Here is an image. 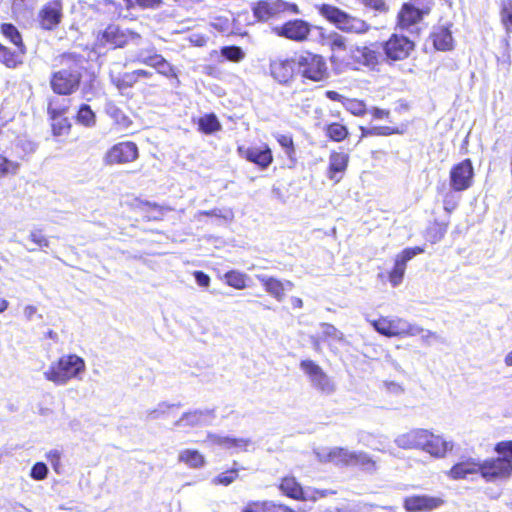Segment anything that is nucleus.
Wrapping results in <instances>:
<instances>
[{"mask_svg": "<svg viewBox=\"0 0 512 512\" xmlns=\"http://www.w3.org/2000/svg\"><path fill=\"white\" fill-rule=\"evenodd\" d=\"M85 370L86 363L82 357L76 354H66L52 362L44 371L43 376L57 386H64L72 379L81 380Z\"/></svg>", "mask_w": 512, "mask_h": 512, "instance_id": "obj_1", "label": "nucleus"}, {"mask_svg": "<svg viewBox=\"0 0 512 512\" xmlns=\"http://www.w3.org/2000/svg\"><path fill=\"white\" fill-rule=\"evenodd\" d=\"M501 457L482 462L481 476L488 482L509 478L512 475V441H503L496 445Z\"/></svg>", "mask_w": 512, "mask_h": 512, "instance_id": "obj_2", "label": "nucleus"}, {"mask_svg": "<svg viewBox=\"0 0 512 512\" xmlns=\"http://www.w3.org/2000/svg\"><path fill=\"white\" fill-rule=\"evenodd\" d=\"M321 16L346 33L365 34L369 31L370 25L355 16H352L339 8L323 4L318 7Z\"/></svg>", "mask_w": 512, "mask_h": 512, "instance_id": "obj_3", "label": "nucleus"}, {"mask_svg": "<svg viewBox=\"0 0 512 512\" xmlns=\"http://www.w3.org/2000/svg\"><path fill=\"white\" fill-rule=\"evenodd\" d=\"M374 329L386 337H413L421 332L419 326L400 317H380L371 321Z\"/></svg>", "mask_w": 512, "mask_h": 512, "instance_id": "obj_4", "label": "nucleus"}, {"mask_svg": "<svg viewBox=\"0 0 512 512\" xmlns=\"http://www.w3.org/2000/svg\"><path fill=\"white\" fill-rule=\"evenodd\" d=\"M300 369L308 377L311 386L320 393L331 395L336 391L335 382L316 362L302 360Z\"/></svg>", "mask_w": 512, "mask_h": 512, "instance_id": "obj_5", "label": "nucleus"}, {"mask_svg": "<svg viewBox=\"0 0 512 512\" xmlns=\"http://www.w3.org/2000/svg\"><path fill=\"white\" fill-rule=\"evenodd\" d=\"M253 15L259 21H268L281 14H300L298 6L283 0H261L252 8Z\"/></svg>", "mask_w": 512, "mask_h": 512, "instance_id": "obj_6", "label": "nucleus"}, {"mask_svg": "<svg viewBox=\"0 0 512 512\" xmlns=\"http://www.w3.org/2000/svg\"><path fill=\"white\" fill-rule=\"evenodd\" d=\"M296 64L299 72L307 79L321 81L328 76L327 65L321 55L304 52L297 57Z\"/></svg>", "mask_w": 512, "mask_h": 512, "instance_id": "obj_7", "label": "nucleus"}, {"mask_svg": "<svg viewBox=\"0 0 512 512\" xmlns=\"http://www.w3.org/2000/svg\"><path fill=\"white\" fill-rule=\"evenodd\" d=\"M141 36L131 30L121 29L117 25H109L104 31L98 34L96 43L99 46L110 45L113 48L123 47L129 41L139 43Z\"/></svg>", "mask_w": 512, "mask_h": 512, "instance_id": "obj_8", "label": "nucleus"}, {"mask_svg": "<svg viewBox=\"0 0 512 512\" xmlns=\"http://www.w3.org/2000/svg\"><path fill=\"white\" fill-rule=\"evenodd\" d=\"M138 156L137 145L134 142L125 141L119 142L108 149L103 160L107 165L127 164L134 162Z\"/></svg>", "mask_w": 512, "mask_h": 512, "instance_id": "obj_9", "label": "nucleus"}, {"mask_svg": "<svg viewBox=\"0 0 512 512\" xmlns=\"http://www.w3.org/2000/svg\"><path fill=\"white\" fill-rule=\"evenodd\" d=\"M280 490L286 496L296 500L315 501L318 498L325 497L329 492L327 490L319 491L304 489L294 477H284L279 486Z\"/></svg>", "mask_w": 512, "mask_h": 512, "instance_id": "obj_10", "label": "nucleus"}, {"mask_svg": "<svg viewBox=\"0 0 512 512\" xmlns=\"http://www.w3.org/2000/svg\"><path fill=\"white\" fill-rule=\"evenodd\" d=\"M414 42L408 37L393 34L388 41L383 44V50L388 59L399 61L407 58L414 50Z\"/></svg>", "mask_w": 512, "mask_h": 512, "instance_id": "obj_11", "label": "nucleus"}, {"mask_svg": "<svg viewBox=\"0 0 512 512\" xmlns=\"http://www.w3.org/2000/svg\"><path fill=\"white\" fill-rule=\"evenodd\" d=\"M81 75L76 70L63 69L53 74L51 88L59 95H69L79 86Z\"/></svg>", "mask_w": 512, "mask_h": 512, "instance_id": "obj_12", "label": "nucleus"}, {"mask_svg": "<svg viewBox=\"0 0 512 512\" xmlns=\"http://www.w3.org/2000/svg\"><path fill=\"white\" fill-rule=\"evenodd\" d=\"M474 170L469 159L453 166L450 171V186L454 191H464L473 183Z\"/></svg>", "mask_w": 512, "mask_h": 512, "instance_id": "obj_13", "label": "nucleus"}, {"mask_svg": "<svg viewBox=\"0 0 512 512\" xmlns=\"http://www.w3.org/2000/svg\"><path fill=\"white\" fill-rule=\"evenodd\" d=\"M311 25L301 19L290 20L280 26H275L273 32L280 37L296 42H303L307 39Z\"/></svg>", "mask_w": 512, "mask_h": 512, "instance_id": "obj_14", "label": "nucleus"}, {"mask_svg": "<svg viewBox=\"0 0 512 512\" xmlns=\"http://www.w3.org/2000/svg\"><path fill=\"white\" fill-rule=\"evenodd\" d=\"M445 500L440 496L413 495L404 499L407 512H431L442 507Z\"/></svg>", "mask_w": 512, "mask_h": 512, "instance_id": "obj_15", "label": "nucleus"}, {"mask_svg": "<svg viewBox=\"0 0 512 512\" xmlns=\"http://www.w3.org/2000/svg\"><path fill=\"white\" fill-rule=\"evenodd\" d=\"M215 419L214 409H199L184 413L174 422V428L205 426Z\"/></svg>", "mask_w": 512, "mask_h": 512, "instance_id": "obj_16", "label": "nucleus"}, {"mask_svg": "<svg viewBox=\"0 0 512 512\" xmlns=\"http://www.w3.org/2000/svg\"><path fill=\"white\" fill-rule=\"evenodd\" d=\"M423 252L424 249L421 247L406 248L396 256L394 268L389 274V281L393 287L398 286L402 282L407 262Z\"/></svg>", "mask_w": 512, "mask_h": 512, "instance_id": "obj_17", "label": "nucleus"}, {"mask_svg": "<svg viewBox=\"0 0 512 512\" xmlns=\"http://www.w3.org/2000/svg\"><path fill=\"white\" fill-rule=\"evenodd\" d=\"M422 451L428 453L434 458H444L446 454L453 450L454 443L444 439L440 435H435L427 430V436L424 437Z\"/></svg>", "mask_w": 512, "mask_h": 512, "instance_id": "obj_18", "label": "nucleus"}, {"mask_svg": "<svg viewBox=\"0 0 512 512\" xmlns=\"http://www.w3.org/2000/svg\"><path fill=\"white\" fill-rule=\"evenodd\" d=\"M203 443L208 446L216 445L226 450L238 452L247 450L251 441L246 438H234L226 435L208 433Z\"/></svg>", "mask_w": 512, "mask_h": 512, "instance_id": "obj_19", "label": "nucleus"}, {"mask_svg": "<svg viewBox=\"0 0 512 512\" xmlns=\"http://www.w3.org/2000/svg\"><path fill=\"white\" fill-rule=\"evenodd\" d=\"M353 452L343 447L321 448L316 452L319 461L335 465H352Z\"/></svg>", "mask_w": 512, "mask_h": 512, "instance_id": "obj_20", "label": "nucleus"}, {"mask_svg": "<svg viewBox=\"0 0 512 512\" xmlns=\"http://www.w3.org/2000/svg\"><path fill=\"white\" fill-rule=\"evenodd\" d=\"M426 13H428L427 10L416 8L411 4H404L398 15V25L401 29L411 33L417 32V25Z\"/></svg>", "mask_w": 512, "mask_h": 512, "instance_id": "obj_21", "label": "nucleus"}, {"mask_svg": "<svg viewBox=\"0 0 512 512\" xmlns=\"http://www.w3.org/2000/svg\"><path fill=\"white\" fill-rule=\"evenodd\" d=\"M62 18L61 0H52L47 3L39 13V21L42 28L51 30L56 27Z\"/></svg>", "mask_w": 512, "mask_h": 512, "instance_id": "obj_22", "label": "nucleus"}, {"mask_svg": "<svg viewBox=\"0 0 512 512\" xmlns=\"http://www.w3.org/2000/svg\"><path fill=\"white\" fill-rule=\"evenodd\" d=\"M482 461L478 458L467 457L456 463L448 472L453 480L466 479L468 476L480 473Z\"/></svg>", "mask_w": 512, "mask_h": 512, "instance_id": "obj_23", "label": "nucleus"}, {"mask_svg": "<svg viewBox=\"0 0 512 512\" xmlns=\"http://www.w3.org/2000/svg\"><path fill=\"white\" fill-rule=\"evenodd\" d=\"M427 436V429H412L405 433L399 434L395 437L394 443L401 449L412 450L419 449L421 450L423 446L424 437Z\"/></svg>", "mask_w": 512, "mask_h": 512, "instance_id": "obj_24", "label": "nucleus"}, {"mask_svg": "<svg viewBox=\"0 0 512 512\" xmlns=\"http://www.w3.org/2000/svg\"><path fill=\"white\" fill-rule=\"evenodd\" d=\"M348 163L349 155L347 153L336 151L331 152L329 155L327 177L334 181V183L340 182L347 169Z\"/></svg>", "mask_w": 512, "mask_h": 512, "instance_id": "obj_25", "label": "nucleus"}, {"mask_svg": "<svg viewBox=\"0 0 512 512\" xmlns=\"http://www.w3.org/2000/svg\"><path fill=\"white\" fill-rule=\"evenodd\" d=\"M256 278L262 283L265 291L278 301H282L285 297V292L293 288L291 281L282 282L276 278L265 275H256Z\"/></svg>", "mask_w": 512, "mask_h": 512, "instance_id": "obj_26", "label": "nucleus"}, {"mask_svg": "<svg viewBox=\"0 0 512 512\" xmlns=\"http://www.w3.org/2000/svg\"><path fill=\"white\" fill-rule=\"evenodd\" d=\"M296 61L290 59H275L270 63V73L279 83H287L294 73Z\"/></svg>", "mask_w": 512, "mask_h": 512, "instance_id": "obj_27", "label": "nucleus"}, {"mask_svg": "<svg viewBox=\"0 0 512 512\" xmlns=\"http://www.w3.org/2000/svg\"><path fill=\"white\" fill-rule=\"evenodd\" d=\"M239 152L248 161L259 165L262 168L268 167L272 162V153L267 145L263 147H251L243 150L239 148Z\"/></svg>", "mask_w": 512, "mask_h": 512, "instance_id": "obj_28", "label": "nucleus"}, {"mask_svg": "<svg viewBox=\"0 0 512 512\" xmlns=\"http://www.w3.org/2000/svg\"><path fill=\"white\" fill-rule=\"evenodd\" d=\"M352 58L358 63L367 66L374 67L379 62L380 53L377 49L372 46H356L351 49Z\"/></svg>", "mask_w": 512, "mask_h": 512, "instance_id": "obj_29", "label": "nucleus"}, {"mask_svg": "<svg viewBox=\"0 0 512 512\" xmlns=\"http://www.w3.org/2000/svg\"><path fill=\"white\" fill-rule=\"evenodd\" d=\"M178 462L190 469H201L206 465L205 456L196 449H182L178 453Z\"/></svg>", "mask_w": 512, "mask_h": 512, "instance_id": "obj_30", "label": "nucleus"}, {"mask_svg": "<svg viewBox=\"0 0 512 512\" xmlns=\"http://www.w3.org/2000/svg\"><path fill=\"white\" fill-rule=\"evenodd\" d=\"M320 38L322 45L328 46L331 51H346L347 45H346V38L337 33V32H329L326 33L322 28L320 29Z\"/></svg>", "mask_w": 512, "mask_h": 512, "instance_id": "obj_31", "label": "nucleus"}, {"mask_svg": "<svg viewBox=\"0 0 512 512\" xmlns=\"http://www.w3.org/2000/svg\"><path fill=\"white\" fill-rule=\"evenodd\" d=\"M433 43L437 50L447 51L453 47L451 31L446 27H439L433 33Z\"/></svg>", "mask_w": 512, "mask_h": 512, "instance_id": "obj_32", "label": "nucleus"}, {"mask_svg": "<svg viewBox=\"0 0 512 512\" xmlns=\"http://www.w3.org/2000/svg\"><path fill=\"white\" fill-rule=\"evenodd\" d=\"M321 336L322 341L328 342L329 345L332 343L345 342L344 334L338 330L334 325L329 323H321Z\"/></svg>", "mask_w": 512, "mask_h": 512, "instance_id": "obj_33", "label": "nucleus"}, {"mask_svg": "<svg viewBox=\"0 0 512 512\" xmlns=\"http://www.w3.org/2000/svg\"><path fill=\"white\" fill-rule=\"evenodd\" d=\"M22 53L20 50L11 51L0 43V62L8 68H15L22 63Z\"/></svg>", "mask_w": 512, "mask_h": 512, "instance_id": "obj_34", "label": "nucleus"}, {"mask_svg": "<svg viewBox=\"0 0 512 512\" xmlns=\"http://www.w3.org/2000/svg\"><path fill=\"white\" fill-rule=\"evenodd\" d=\"M352 466H360L362 469L369 472H375L377 470L376 461L364 451L353 452Z\"/></svg>", "mask_w": 512, "mask_h": 512, "instance_id": "obj_35", "label": "nucleus"}, {"mask_svg": "<svg viewBox=\"0 0 512 512\" xmlns=\"http://www.w3.org/2000/svg\"><path fill=\"white\" fill-rule=\"evenodd\" d=\"M1 31L3 35L9 39L17 47L18 50H20V53L25 54L26 49L22 42V37L14 25L9 23L2 24Z\"/></svg>", "mask_w": 512, "mask_h": 512, "instance_id": "obj_36", "label": "nucleus"}, {"mask_svg": "<svg viewBox=\"0 0 512 512\" xmlns=\"http://www.w3.org/2000/svg\"><path fill=\"white\" fill-rule=\"evenodd\" d=\"M224 279L227 285L235 289L241 290L247 287V280L249 279V277L247 274L243 272L231 270L224 275Z\"/></svg>", "mask_w": 512, "mask_h": 512, "instance_id": "obj_37", "label": "nucleus"}, {"mask_svg": "<svg viewBox=\"0 0 512 512\" xmlns=\"http://www.w3.org/2000/svg\"><path fill=\"white\" fill-rule=\"evenodd\" d=\"M54 136L68 135L71 129V123L65 116L49 117Z\"/></svg>", "mask_w": 512, "mask_h": 512, "instance_id": "obj_38", "label": "nucleus"}, {"mask_svg": "<svg viewBox=\"0 0 512 512\" xmlns=\"http://www.w3.org/2000/svg\"><path fill=\"white\" fill-rule=\"evenodd\" d=\"M76 121L83 126L93 127L96 124V115L89 105L82 104L76 115Z\"/></svg>", "mask_w": 512, "mask_h": 512, "instance_id": "obj_39", "label": "nucleus"}, {"mask_svg": "<svg viewBox=\"0 0 512 512\" xmlns=\"http://www.w3.org/2000/svg\"><path fill=\"white\" fill-rule=\"evenodd\" d=\"M106 113L121 128H128L131 124L130 119L114 104L110 103L106 106Z\"/></svg>", "mask_w": 512, "mask_h": 512, "instance_id": "obj_40", "label": "nucleus"}, {"mask_svg": "<svg viewBox=\"0 0 512 512\" xmlns=\"http://www.w3.org/2000/svg\"><path fill=\"white\" fill-rule=\"evenodd\" d=\"M325 134L332 141L340 142L348 136L349 132L346 126L340 123H331L326 126Z\"/></svg>", "mask_w": 512, "mask_h": 512, "instance_id": "obj_41", "label": "nucleus"}, {"mask_svg": "<svg viewBox=\"0 0 512 512\" xmlns=\"http://www.w3.org/2000/svg\"><path fill=\"white\" fill-rule=\"evenodd\" d=\"M200 130L206 134H211L221 129V124L214 114H209L199 119Z\"/></svg>", "mask_w": 512, "mask_h": 512, "instance_id": "obj_42", "label": "nucleus"}, {"mask_svg": "<svg viewBox=\"0 0 512 512\" xmlns=\"http://www.w3.org/2000/svg\"><path fill=\"white\" fill-rule=\"evenodd\" d=\"M151 67L164 76H176L173 66L160 54L158 56H154V63Z\"/></svg>", "mask_w": 512, "mask_h": 512, "instance_id": "obj_43", "label": "nucleus"}, {"mask_svg": "<svg viewBox=\"0 0 512 512\" xmlns=\"http://www.w3.org/2000/svg\"><path fill=\"white\" fill-rule=\"evenodd\" d=\"M501 21L508 33L512 32V0H502Z\"/></svg>", "mask_w": 512, "mask_h": 512, "instance_id": "obj_44", "label": "nucleus"}, {"mask_svg": "<svg viewBox=\"0 0 512 512\" xmlns=\"http://www.w3.org/2000/svg\"><path fill=\"white\" fill-rule=\"evenodd\" d=\"M68 108V100H62V102H60L59 99H53L48 105V115L49 117L64 116L68 111Z\"/></svg>", "mask_w": 512, "mask_h": 512, "instance_id": "obj_45", "label": "nucleus"}, {"mask_svg": "<svg viewBox=\"0 0 512 512\" xmlns=\"http://www.w3.org/2000/svg\"><path fill=\"white\" fill-rule=\"evenodd\" d=\"M158 55L154 48L141 49L135 54L134 61L151 67L154 63V56Z\"/></svg>", "mask_w": 512, "mask_h": 512, "instance_id": "obj_46", "label": "nucleus"}, {"mask_svg": "<svg viewBox=\"0 0 512 512\" xmlns=\"http://www.w3.org/2000/svg\"><path fill=\"white\" fill-rule=\"evenodd\" d=\"M221 54L224 56L227 60L233 61V62H240L245 54L242 51L240 47L237 46H226L221 49Z\"/></svg>", "mask_w": 512, "mask_h": 512, "instance_id": "obj_47", "label": "nucleus"}, {"mask_svg": "<svg viewBox=\"0 0 512 512\" xmlns=\"http://www.w3.org/2000/svg\"><path fill=\"white\" fill-rule=\"evenodd\" d=\"M202 215H205V216H211V217H218V218H222L226 221H232L233 218H234V213L231 209H218V208H215V209H212V210H209V211H199L196 215V217L198 216H202Z\"/></svg>", "mask_w": 512, "mask_h": 512, "instance_id": "obj_48", "label": "nucleus"}, {"mask_svg": "<svg viewBox=\"0 0 512 512\" xmlns=\"http://www.w3.org/2000/svg\"><path fill=\"white\" fill-rule=\"evenodd\" d=\"M238 477V471L236 469H232L226 472H223L217 475L212 479V483L214 485H223L228 486Z\"/></svg>", "mask_w": 512, "mask_h": 512, "instance_id": "obj_49", "label": "nucleus"}, {"mask_svg": "<svg viewBox=\"0 0 512 512\" xmlns=\"http://www.w3.org/2000/svg\"><path fill=\"white\" fill-rule=\"evenodd\" d=\"M112 82L117 86L118 89H126L132 87L136 82V78L132 72L125 73L121 77L112 78Z\"/></svg>", "mask_w": 512, "mask_h": 512, "instance_id": "obj_50", "label": "nucleus"}, {"mask_svg": "<svg viewBox=\"0 0 512 512\" xmlns=\"http://www.w3.org/2000/svg\"><path fill=\"white\" fill-rule=\"evenodd\" d=\"M276 140L285 149L286 155L291 158L295 152L292 137L286 134H278L276 135Z\"/></svg>", "mask_w": 512, "mask_h": 512, "instance_id": "obj_51", "label": "nucleus"}, {"mask_svg": "<svg viewBox=\"0 0 512 512\" xmlns=\"http://www.w3.org/2000/svg\"><path fill=\"white\" fill-rule=\"evenodd\" d=\"M272 502H251L246 505L242 512H271Z\"/></svg>", "mask_w": 512, "mask_h": 512, "instance_id": "obj_52", "label": "nucleus"}, {"mask_svg": "<svg viewBox=\"0 0 512 512\" xmlns=\"http://www.w3.org/2000/svg\"><path fill=\"white\" fill-rule=\"evenodd\" d=\"M175 405L172 404H167V403H160L157 408L153 409V410H149L147 411V419L149 420H156L162 416H164L168 409H170L171 407H174Z\"/></svg>", "mask_w": 512, "mask_h": 512, "instance_id": "obj_53", "label": "nucleus"}, {"mask_svg": "<svg viewBox=\"0 0 512 512\" xmlns=\"http://www.w3.org/2000/svg\"><path fill=\"white\" fill-rule=\"evenodd\" d=\"M48 468L43 462H37L31 469L30 476L34 480H43L47 477Z\"/></svg>", "mask_w": 512, "mask_h": 512, "instance_id": "obj_54", "label": "nucleus"}, {"mask_svg": "<svg viewBox=\"0 0 512 512\" xmlns=\"http://www.w3.org/2000/svg\"><path fill=\"white\" fill-rule=\"evenodd\" d=\"M346 108L349 112L356 116H362L366 112L365 104L359 100H349L346 104Z\"/></svg>", "mask_w": 512, "mask_h": 512, "instance_id": "obj_55", "label": "nucleus"}, {"mask_svg": "<svg viewBox=\"0 0 512 512\" xmlns=\"http://www.w3.org/2000/svg\"><path fill=\"white\" fill-rule=\"evenodd\" d=\"M30 240L39 247H48L49 241L41 230L33 229L29 234Z\"/></svg>", "mask_w": 512, "mask_h": 512, "instance_id": "obj_56", "label": "nucleus"}, {"mask_svg": "<svg viewBox=\"0 0 512 512\" xmlns=\"http://www.w3.org/2000/svg\"><path fill=\"white\" fill-rule=\"evenodd\" d=\"M17 170H18L17 163H14L0 155V174L1 175H5L8 173H16Z\"/></svg>", "mask_w": 512, "mask_h": 512, "instance_id": "obj_57", "label": "nucleus"}, {"mask_svg": "<svg viewBox=\"0 0 512 512\" xmlns=\"http://www.w3.org/2000/svg\"><path fill=\"white\" fill-rule=\"evenodd\" d=\"M384 387L386 392L395 396L401 395L404 392L402 385L394 381L384 382Z\"/></svg>", "mask_w": 512, "mask_h": 512, "instance_id": "obj_58", "label": "nucleus"}, {"mask_svg": "<svg viewBox=\"0 0 512 512\" xmlns=\"http://www.w3.org/2000/svg\"><path fill=\"white\" fill-rule=\"evenodd\" d=\"M196 283L203 288H207L210 285V277L202 272V271H195L193 273Z\"/></svg>", "mask_w": 512, "mask_h": 512, "instance_id": "obj_59", "label": "nucleus"}, {"mask_svg": "<svg viewBox=\"0 0 512 512\" xmlns=\"http://www.w3.org/2000/svg\"><path fill=\"white\" fill-rule=\"evenodd\" d=\"M36 0H13V8L16 11H24L34 6Z\"/></svg>", "mask_w": 512, "mask_h": 512, "instance_id": "obj_60", "label": "nucleus"}, {"mask_svg": "<svg viewBox=\"0 0 512 512\" xmlns=\"http://www.w3.org/2000/svg\"><path fill=\"white\" fill-rule=\"evenodd\" d=\"M130 2L131 0H126ZM135 2L142 8L156 9L162 4V0H135Z\"/></svg>", "mask_w": 512, "mask_h": 512, "instance_id": "obj_61", "label": "nucleus"}, {"mask_svg": "<svg viewBox=\"0 0 512 512\" xmlns=\"http://www.w3.org/2000/svg\"><path fill=\"white\" fill-rule=\"evenodd\" d=\"M419 329L421 332L418 335L421 336L422 341L426 344H429L431 339H435L437 337L436 334L430 330H426L420 326Z\"/></svg>", "mask_w": 512, "mask_h": 512, "instance_id": "obj_62", "label": "nucleus"}, {"mask_svg": "<svg viewBox=\"0 0 512 512\" xmlns=\"http://www.w3.org/2000/svg\"><path fill=\"white\" fill-rule=\"evenodd\" d=\"M371 438H372V435L369 433H366V432H360L358 434V442L362 443L363 445H365L367 447H371V441H370Z\"/></svg>", "mask_w": 512, "mask_h": 512, "instance_id": "obj_63", "label": "nucleus"}, {"mask_svg": "<svg viewBox=\"0 0 512 512\" xmlns=\"http://www.w3.org/2000/svg\"><path fill=\"white\" fill-rule=\"evenodd\" d=\"M271 512H296L295 510L281 504H276L272 502Z\"/></svg>", "mask_w": 512, "mask_h": 512, "instance_id": "obj_64", "label": "nucleus"}]
</instances>
